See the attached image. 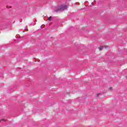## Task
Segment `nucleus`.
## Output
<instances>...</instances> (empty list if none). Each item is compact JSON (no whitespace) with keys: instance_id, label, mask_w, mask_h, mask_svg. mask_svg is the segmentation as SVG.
I'll use <instances>...</instances> for the list:
<instances>
[{"instance_id":"f257e3e1","label":"nucleus","mask_w":127,"mask_h":127,"mask_svg":"<svg viewBox=\"0 0 127 127\" xmlns=\"http://www.w3.org/2000/svg\"><path fill=\"white\" fill-rule=\"evenodd\" d=\"M66 9H67V5H61L58 9L55 10V11L56 12H58L59 11H64V10H66Z\"/></svg>"},{"instance_id":"f03ea898","label":"nucleus","mask_w":127,"mask_h":127,"mask_svg":"<svg viewBox=\"0 0 127 127\" xmlns=\"http://www.w3.org/2000/svg\"><path fill=\"white\" fill-rule=\"evenodd\" d=\"M104 48H105V47H100L99 48V49L100 51H102V50H103V49H104Z\"/></svg>"},{"instance_id":"7ed1b4c3","label":"nucleus","mask_w":127,"mask_h":127,"mask_svg":"<svg viewBox=\"0 0 127 127\" xmlns=\"http://www.w3.org/2000/svg\"><path fill=\"white\" fill-rule=\"evenodd\" d=\"M49 21H51L52 19V16H50L49 17H48Z\"/></svg>"},{"instance_id":"20e7f679","label":"nucleus","mask_w":127,"mask_h":127,"mask_svg":"<svg viewBox=\"0 0 127 127\" xmlns=\"http://www.w3.org/2000/svg\"><path fill=\"white\" fill-rule=\"evenodd\" d=\"M34 23H35V22H34V21H33L31 23L32 25H34Z\"/></svg>"},{"instance_id":"39448f33","label":"nucleus","mask_w":127,"mask_h":127,"mask_svg":"<svg viewBox=\"0 0 127 127\" xmlns=\"http://www.w3.org/2000/svg\"><path fill=\"white\" fill-rule=\"evenodd\" d=\"M109 90H110L111 91H112V90H113V89L112 88V87H110V88H109Z\"/></svg>"},{"instance_id":"423d86ee","label":"nucleus","mask_w":127,"mask_h":127,"mask_svg":"<svg viewBox=\"0 0 127 127\" xmlns=\"http://www.w3.org/2000/svg\"><path fill=\"white\" fill-rule=\"evenodd\" d=\"M99 95H101V93L97 94V97H99Z\"/></svg>"},{"instance_id":"0eeeda50","label":"nucleus","mask_w":127,"mask_h":127,"mask_svg":"<svg viewBox=\"0 0 127 127\" xmlns=\"http://www.w3.org/2000/svg\"><path fill=\"white\" fill-rule=\"evenodd\" d=\"M2 121H5V120H4V119H2V120H0V122H1Z\"/></svg>"},{"instance_id":"6e6552de","label":"nucleus","mask_w":127,"mask_h":127,"mask_svg":"<svg viewBox=\"0 0 127 127\" xmlns=\"http://www.w3.org/2000/svg\"><path fill=\"white\" fill-rule=\"evenodd\" d=\"M6 8H10V7H9L8 6H6Z\"/></svg>"},{"instance_id":"1a4fd4ad","label":"nucleus","mask_w":127,"mask_h":127,"mask_svg":"<svg viewBox=\"0 0 127 127\" xmlns=\"http://www.w3.org/2000/svg\"><path fill=\"white\" fill-rule=\"evenodd\" d=\"M40 28H42V26H41Z\"/></svg>"},{"instance_id":"9d476101","label":"nucleus","mask_w":127,"mask_h":127,"mask_svg":"<svg viewBox=\"0 0 127 127\" xmlns=\"http://www.w3.org/2000/svg\"><path fill=\"white\" fill-rule=\"evenodd\" d=\"M91 4H93V2H91Z\"/></svg>"},{"instance_id":"9b49d317","label":"nucleus","mask_w":127,"mask_h":127,"mask_svg":"<svg viewBox=\"0 0 127 127\" xmlns=\"http://www.w3.org/2000/svg\"><path fill=\"white\" fill-rule=\"evenodd\" d=\"M106 47H108V46H106V47H105V48H106Z\"/></svg>"},{"instance_id":"f8f14e48","label":"nucleus","mask_w":127,"mask_h":127,"mask_svg":"<svg viewBox=\"0 0 127 127\" xmlns=\"http://www.w3.org/2000/svg\"><path fill=\"white\" fill-rule=\"evenodd\" d=\"M26 29V28H25V29Z\"/></svg>"},{"instance_id":"ddd939ff","label":"nucleus","mask_w":127,"mask_h":127,"mask_svg":"<svg viewBox=\"0 0 127 127\" xmlns=\"http://www.w3.org/2000/svg\"><path fill=\"white\" fill-rule=\"evenodd\" d=\"M26 29V28H25V29Z\"/></svg>"}]
</instances>
